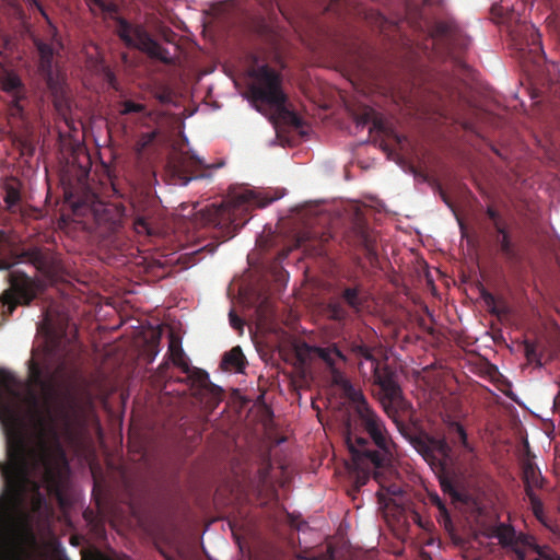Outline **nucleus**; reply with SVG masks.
<instances>
[{"label":"nucleus","mask_w":560,"mask_h":560,"mask_svg":"<svg viewBox=\"0 0 560 560\" xmlns=\"http://www.w3.org/2000/svg\"><path fill=\"white\" fill-rule=\"evenodd\" d=\"M28 381L0 369V422L5 435L8 462L0 465L4 492L0 497V545L14 551L24 542H35L26 517L14 516V509L31 495L32 510L39 513L48 494L60 488L61 472L68 467L56 420L51 415L54 375L48 365L30 359Z\"/></svg>","instance_id":"obj_1"},{"label":"nucleus","mask_w":560,"mask_h":560,"mask_svg":"<svg viewBox=\"0 0 560 560\" xmlns=\"http://www.w3.org/2000/svg\"><path fill=\"white\" fill-rule=\"evenodd\" d=\"M350 352L359 360V371L362 376L381 390V404L384 411L396 423L399 433L422 456L436 474L446 471L459 462V454L464 456L472 454L475 448L468 441V434L462 423L455 420L446 422V436H434L427 431L399 421V412L410 408V404L404 398L401 388L396 380L395 371L387 364L378 361L373 349L363 342L352 341Z\"/></svg>","instance_id":"obj_2"},{"label":"nucleus","mask_w":560,"mask_h":560,"mask_svg":"<svg viewBox=\"0 0 560 560\" xmlns=\"http://www.w3.org/2000/svg\"><path fill=\"white\" fill-rule=\"evenodd\" d=\"M314 352L330 372L331 382L340 387L351 404L360 425L369 439L348 432L346 443L355 463L371 467H392L395 444L382 418L371 408L363 393L355 388L339 368L347 357L337 348H315Z\"/></svg>","instance_id":"obj_3"},{"label":"nucleus","mask_w":560,"mask_h":560,"mask_svg":"<svg viewBox=\"0 0 560 560\" xmlns=\"http://www.w3.org/2000/svg\"><path fill=\"white\" fill-rule=\"evenodd\" d=\"M277 197L265 192L241 189L231 194V200L224 205H211L194 213L196 224L211 225L224 241L232 238L246 223L245 217L255 208H265Z\"/></svg>","instance_id":"obj_4"},{"label":"nucleus","mask_w":560,"mask_h":560,"mask_svg":"<svg viewBox=\"0 0 560 560\" xmlns=\"http://www.w3.org/2000/svg\"><path fill=\"white\" fill-rule=\"evenodd\" d=\"M487 537L498 540L501 548L514 555V560H560L550 546L539 545L535 536L516 532L513 525L498 522L487 528Z\"/></svg>","instance_id":"obj_5"},{"label":"nucleus","mask_w":560,"mask_h":560,"mask_svg":"<svg viewBox=\"0 0 560 560\" xmlns=\"http://www.w3.org/2000/svg\"><path fill=\"white\" fill-rule=\"evenodd\" d=\"M255 80L249 85V93L255 103L268 105L278 115L294 127L301 126L300 117L287 108V95L281 88V77L272 68L265 65L253 73Z\"/></svg>","instance_id":"obj_6"},{"label":"nucleus","mask_w":560,"mask_h":560,"mask_svg":"<svg viewBox=\"0 0 560 560\" xmlns=\"http://www.w3.org/2000/svg\"><path fill=\"white\" fill-rule=\"evenodd\" d=\"M69 318L66 315H52L47 311L38 330L44 336V353L51 360L60 361L61 369L66 361L77 355L73 338L68 335Z\"/></svg>","instance_id":"obj_7"},{"label":"nucleus","mask_w":560,"mask_h":560,"mask_svg":"<svg viewBox=\"0 0 560 560\" xmlns=\"http://www.w3.org/2000/svg\"><path fill=\"white\" fill-rule=\"evenodd\" d=\"M115 21L116 34L127 47L138 49L165 65L173 63L168 50L151 36L143 24L131 23L121 16H117Z\"/></svg>","instance_id":"obj_8"},{"label":"nucleus","mask_w":560,"mask_h":560,"mask_svg":"<svg viewBox=\"0 0 560 560\" xmlns=\"http://www.w3.org/2000/svg\"><path fill=\"white\" fill-rule=\"evenodd\" d=\"M10 288L0 296L7 313L12 315L18 305H30L37 296L38 283L23 271L14 270L8 275Z\"/></svg>","instance_id":"obj_9"},{"label":"nucleus","mask_w":560,"mask_h":560,"mask_svg":"<svg viewBox=\"0 0 560 560\" xmlns=\"http://www.w3.org/2000/svg\"><path fill=\"white\" fill-rule=\"evenodd\" d=\"M132 226L138 235L154 236L159 233L158 207L154 200L144 195L131 199Z\"/></svg>","instance_id":"obj_10"},{"label":"nucleus","mask_w":560,"mask_h":560,"mask_svg":"<svg viewBox=\"0 0 560 560\" xmlns=\"http://www.w3.org/2000/svg\"><path fill=\"white\" fill-rule=\"evenodd\" d=\"M342 242L350 249L362 250L372 264L377 260L376 236L362 222L353 223L345 232Z\"/></svg>","instance_id":"obj_11"},{"label":"nucleus","mask_w":560,"mask_h":560,"mask_svg":"<svg viewBox=\"0 0 560 560\" xmlns=\"http://www.w3.org/2000/svg\"><path fill=\"white\" fill-rule=\"evenodd\" d=\"M11 245L10 236L7 232L0 231V270H9L20 261H27L35 266L38 270L48 266L47 255L39 247H30L23 249L20 254L14 255V260L2 257Z\"/></svg>","instance_id":"obj_12"},{"label":"nucleus","mask_w":560,"mask_h":560,"mask_svg":"<svg viewBox=\"0 0 560 560\" xmlns=\"http://www.w3.org/2000/svg\"><path fill=\"white\" fill-rule=\"evenodd\" d=\"M435 39L448 49L450 54H460L469 46V38L452 21L436 22L433 28Z\"/></svg>","instance_id":"obj_13"},{"label":"nucleus","mask_w":560,"mask_h":560,"mask_svg":"<svg viewBox=\"0 0 560 560\" xmlns=\"http://www.w3.org/2000/svg\"><path fill=\"white\" fill-rule=\"evenodd\" d=\"M207 167L202 160L187 154H180L168 162L174 184L182 186H186L191 179L199 177L198 170Z\"/></svg>","instance_id":"obj_14"},{"label":"nucleus","mask_w":560,"mask_h":560,"mask_svg":"<svg viewBox=\"0 0 560 560\" xmlns=\"http://www.w3.org/2000/svg\"><path fill=\"white\" fill-rule=\"evenodd\" d=\"M358 127H365L370 125V132L376 131L388 139L394 140L397 144H401L406 138L398 135L392 126H389L382 115L376 113L372 108L365 109L362 114L355 118Z\"/></svg>","instance_id":"obj_15"},{"label":"nucleus","mask_w":560,"mask_h":560,"mask_svg":"<svg viewBox=\"0 0 560 560\" xmlns=\"http://www.w3.org/2000/svg\"><path fill=\"white\" fill-rule=\"evenodd\" d=\"M183 373L186 374V378L190 383L191 388L198 394L211 396V400L214 405L221 400L222 389L211 383L209 374L206 371L189 366V371Z\"/></svg>","instance_id":"obj_16"},{"label":"nucleus","mask_w":560,"mask_h":560,"mask_svg":"<svg viewBox=\"0 0 560 560\" xmlns=\"http://www.w3.org/2000/svg\"><path fill=\"white\" fill-rule=\"evenodd\" d=\"M92 211L98 225H105L109 230H115L120 225L125 208L114 203L96 201L92 206Z\"/></svg>","instance_id":"obj_17"},{"label":"nucleus","mask_w":560,"mask_h":560,"mask_svg":"<svg viewBox=\"0 0 560 560\" xmlns=\"http://www.w3.org/2000/svg\"><path fill=\"white\" fill-rule=\"evenodd\" d=\"M35 46L39 55L38 71L46 81L49 89L57 84L58 75L54 69V48L50 44L43 40H36Z\"/></svg>","instance_id":"obj_18"},{"label":"nucleus","mask_w":560,"mask_h":560,"mask_svg":"<svg viewBox=\"0 0 560 560\" xmlns=\"http://www.w3.org/2000/svg\"><path fill=\"white\" fill-rule=\"evenodd\" d=\"M2 90L12 94L10 104V113L12 116L21 117L23 115V106L21 101L25 98V89L22 80L14 73H9L2 81Z\"/></svg>","instance_id":"obj_19"},{"label":"nucleus","mask_w":560,"mask_h":560,"mask_svg":"<svg viewBox=\"0 0 560 560\" xmlns=\"http://www.w3.org/2000/svg\"><path fill=\"white\" fill-rule=\"evenodd\" d=\"M521 466L525 493L526 495L535 494V489H541L544 487L545 478L532 458H524Z\"/></svg>","instance_id":"obj_20"},{"label":"nucleus","mask_w":560,"mask_h":560,"mask_svg":"<svg viewBox=\"0 0 560 560\" xmlns=\"http://www.w3.org/2000/svg\"><path fill=\"white\" fill-rule=\"evenodd\" d=\"M352 465H353V471L355 475V486L357 488H360L364 486L368 480L370 479V476L373 475L374 479L378 482L382 480L383 472L382 470H387L390 467H371L368 464H358L352 458Z\"/></svg>","instance_id":"obj_21"},{"label":"nucleus","mask_w":560,"mask_h":560,"mask_svg":"<svg viewBox=\"0 0 560 560\" xmlns=\"http://www.w3.org/2000/svg\"><path fill=\"white\" fill-rule=\"evenodd\" d=\"M246 365V359L240 346L232 348L223 354L221 368L225 371L242 373Z\"/></svg>","instance_id":"obj_22"},{"label":"nucleus","mask_w":560,"mask_h":560,"mask_svg":"<svg viewBox=\"0 0 560 560\" xmlns=\"http://www.w3.org/2000/svg\"><path fill=\"white\" fill-rule=\"evenodd\" d=\"M54 93V106L58 113V115L65 120V122L70 127L72 121L70 119L71 114V101L66 95V93L58 88V83L54 89H50Z\"/></svg>","instance_id":"obj_23"},{"label":"nucleus","mask_w":560,"mask_h":560,"mask_svg":"<svg viewBox=\"0 0 560 560\" xmlns=\"http://www.w3.org/2000/svg\"><path fill=\"white\" fill-rule=\"evenodd\" d=\"M2 189L4 190L3 200L7 205V209L11 212L16 211V207L21 201V191H20V183L15 178L7 179Z\"/></svg>","instance_id":"obj_24"},{"label":"nucleus","mask_w":560,"mask_h":560,"mask_svg":"<svg viewBox=\"0 0 560 560\" xmlns=\"http://www.w3.org/2000/svg\"><path fill=\"white\" fill-rule=\"evenodd\" d=\"M340 298L345 304L349 306L355 313L361 311L363 305V301L361 298V288L360 285L355 287H346L342 289Z\"/></svg>","instance_id":"obj_25"},{"label":"nucleus","mask_w":560,"mask_h":560,"mask_svg":"<svg viewBox=\"0 0 560 560\" xmlns=\"http://www.w3.org/2000/svg\"><path fill=\"white\" fill-rule=\"evenodd\" d=\"M495 231L498 233L497 242L500 245L502 255L508 259H514L516 257V252L506 226H498V230Z\"/></svg>","instance_id":"obj_26"},{"label":"nucleus","mask_w":560,"mask_h":560,"mask_svg":"<svg viewBox=\"0 0 560 560\" xmlns=\"http://www.w3.org/2000/svg\"><path fill=\"white\" fill-rule=\"evenodd\" d=\"M168 353L173 364L178 366L182 372L189 371V364L185 357V352L180 346V342L175 338H172L170 341Z\"/></svg>","instance_id":"obj_27"},{"label":"nucleus","mask_w":560,"mask_h":560,"mask_svg":"<svg viewBox=\"0 0 560 560\" xmlns=\"http://www.w3.org/2000/svg\"><path fill=\"white\" fill-rule=\"evenodd\" d=\"M331 238L329 233H323L318 240L315 241H299V246L303 247L305 250H311L315 256L326 255V244Z\"/></svg>","instance_id":"obj_28"},{"label":"nucleus","mask_w":560,"mask_h":560,"mask_svg":"<svg viewBox=\"0 0 560 560\" xmlns=\"http://www.w3.org/2000/svg\"><path fill=\"white\" fill-rule=\"evenodd\" d=\"M327 315L335 322H346L349 318V311L339 300H331L326 306Z\"/></svg>","instance_id":"obj_29"},{"label":"nucleus","mask_w":560,"mask_h":560,"mask_svg":"<svg viewBox=\"0 0 560 560\" xmlns=\"http://www.w3.org/2000/svg\"><path fill=\"white\" fill-rule=\"evenodd\" d=\"M434 503H435L436 508L439 509V517H438L439 524L450 535H454V533H455V525L453 523L451 514L448 513V511L446 509V505L444 504V502L439 497L435 498Z\"/></svg>","instance_id":"obj_30"},{"label":"nucleus","mask_w":560,"mask_h":560,"mask_svg":"<svg viewBox=\"0 0 560 560\" xmlns=\"http://www.w3.org/2000/svg\"><path fill=\"white\" fill-rule=\"evenodd\" d=\"M120 115H129V114H145L150 116V113L147 112L145 105L141 103H136L131 100H125L120 103Z\"/></svg>","instance_id":"obj_31"},{"label":"nucleus","mask_w":560,"mask_h":560,"mask_svg":"<svg viewBox=\"0 0 560 560\" xmlns=\"http://www.w3.org/2000/svg\"><path fill=\"white\" fill-rule=\"evenodd\" d=\"M527 498L530 502V508H532V512H533L534 516L541 524H544L545 526H548L547 521H546L545 510H544V503L540 500V498L536 493L527 495Z\"/></svg>","instance_id":"obj_32"},{"label":"nucleus","mask_w":560,"mask_h":560,"mask_svg":"<svg viewBox=\"0 0 560 560\" xmlns=\"http://www.w3.org/2000/svg\"><path fill=\"white\" fill-rule=\"evenodd\" d=\"M524 353L528 362L535 363L536 366H542L541 353L537 351V345L533 341H524Z\"/></svg>","instance_id":"obj_33"},{"label":"nucleus","mask_w":560,"mask_h":560,"mask_svg":"<svg viewBox=\"0 0 560 560\" xmlns=\"http://www.w3.org/2000/svg\"><path fill=\"white\" fill-rule=\"evenodd\" d=\"M158 135L159 132L156 130L142 133L137 142L139 150H143L150 144H152Z\"/></svg>","instance_id":"obj_34"},{"label":"nucleus","mask_w":560,"mask_h":560,"mask_svg":"<svg viewBox=\"0 0 560 560\" xmlns=\"http://www.w3.org/2000/svg\"><path fill=\"white\" fill-rule=\"evenodd\" d=\"M486 213L488 218L492 221L495 230H498V226L502 228L505 225L500 213L494 208L488 207Z\"/></svg>","instance_id":"obj_35"},{"label":"nucleus","mask_w":560,"mask_h":560,"mask_svg":"<svg viewBox=\"0 0 560 560\" xmlns=\"http://www.w3.org/2000/svg\"><path fill=\"white\" fill-rule=\"evenodd\" d=\"M441 487L444 492L451 494L454 499H459V493L451 481L442 479Z\"/></svg>","instance_id":"obj_36"},{"label":"nucleus","mask_w":560,"mask_h":560,"mask_svg":"<svg viewBox=\"0 0 560 560\" xmlns=\"http://www.w3.org/2000/svg\"><path fill=\"white\" fill-rule=\"evenodd\" d=\"M229 319H230L231 326L234 329L242 331L244 322L240 316L236 315V313L233 310L229 314Z\"/></svg>","instance_id":"obj_37"},{"label":"nucleus","mask_w":560,"mask_h":560,"mask_svg":"<svg viewBox=\"0 0 560 560\" xmlns=\"http://www.w3.org/2000/svg\"><path fill=\"white\" fill-rule=\"evenodd\" d=\"M162 35L164 40L167 43H173L176 37V34L171 28H165Z\"/></svg>","instance_id":"obj_38"},{"label":"nucleus","mask_w":560,"mask_h":560,"mask_svg":"<svg viewBox=\"0 0 560 560\" xmlns=\"http://www.w3.org/2000/svg\"><path fill=\"white\" fill-rule=\"evenodd\" d=\"M261 7H264V9L269 12V11H272L273 10V1L272 0H259Z\"/></svg>","instance_id":"obj_39"},{"label":"nucleus","mask_w":560,"mask_h":560,"mask_svg":"<svg viewBox=\"0 0 560 560\" xmlns=\"http://www.w3.org/2000/svg\"><path fill=\"white\" fill-rule=\"evenodd\" d=\"M170 364L167 362L160 364L159 366V373L161 377H164L166 370L168 369Z\"/></svg>","instance_id":"obj_40"},{"label":"nucleus","mask_w":560,"mask_h":560,"mask_svg":"<svg viewBox=\"0 0 560 560\" xmlns=\"http://www.w3.org/2000/svg\"><path fill=\"white\" fill-rule=\"evenodd\" d=\"M158 98L160 100V102L162 103H167L170 101V95L166 94V93H162L158 96Z\"/></svg>","instance_id":"obj_41"},{"label":"nucleus","mask_w":560,"mask_h":560,"mask_svg":"<svg viewBox=\"0 0 560 560\" xmlns=\"http://www.w3.org/2000/svg\"><path fill=\"white\" fill-rule=\"evenodd\" d=\"M483 299H485V301H486L488 304H490V303H493V302H494V296H493L492 294H490V293L485 294V295H483Z\"/></svg>","instance_id":"obj_42"},{"label":"nucleus","mask_w":560,"mask_h":560,"mask_svg":"<svg viewBox=\"0 0 560 560\" xmlns=\"http://www.w3.org/2000/svg\"><path fill=\"white\" fill-rule=\"evenodd\" d=\"M207 247H208V246H205V247H202V248H200V249H198V250L191 252V253H189V254H185V256H194V257H195V256H198V255H199L200 253H202Z\"/></svg>","instance_id":"obj_43"},{"label":"nucleus","mask_w":560,"mask_h":560,"mask_svg":"<svg viewBox=\"0 0 560 560\" xmlns=\"http://www.w3.org/2000/svg\"><path fill=\"white\" fill-rule=\"evenodd\" d=\"M381 148H382L384 151H388V150H389V148H388L387 143H386L384 140L381 142Z\"/></svg>","instance_id":"obj_44"},{"label":"nucleus","mask_w":560,"mask_h":560,"mask_svg":"<svg viewBox=\"0 0 560 560\" xmlns=\"http://www.w3.org/2000/svg\"><path fill=\"white\" fill-rule=\"evenodd\" d=\"M37 7H38V9H39V11H40L42 15H43L46 20H48V16H47L46 12L44 11V9H43L39 4H37Z\"/></svg>","instance_id":"obj_45"},{"label":"nucleus","mask_w":560,"mask_h":560,"mask_svg":"<svg viewBox=\"0 0 560 560\" xmlns=\"http://www.w3.org/2000/svg\"><path fill=\"white\" fill-rule=\"evenodd\" d=\"M107 77H108V80H109V81H113V80H114V74H113L112 72H108Z\"/></svg>","instance_id":"obj_46"},{"label":"nucleus","mask_w":560,"mask_h":560,"mask_svg":"<svg viewBox=\"0 0 560 560\" xmlns=\"http://www.w3.org/2000/svg\"><path fill=\"white\" fill-rule=\"evenodd\" d=\"M196 209V206H192V208L190 209V212H194Z\"/></svg>","instance_id":"obj_47"},{"label":"nucleus","mask_w":560,"mask_h":560,"mask_svg":"<svg viewBox=\"0 0 560 560\" xmlns=\"http://www.w3.org/2000/svg\"><path fill=\"white\" fill-rule=\"evenodd\" d=\"M196 209V206H192V208L190 209V212H194Z\"/></svg>","instance_id":"obj_48"},{"label":"nucleus","mask_w":560,"mask_h":560,"mask_svg":"<svg viewBox=\"0 0 560 560\" xmlns=\"http://www.w3.org/2000/svg\"><path fill=\"white\" fill-rule=\"evenodd\" d=\"M196 209V206H192V208L190 209V212H194Z\"/></svg>","instance_id":"obj_49"}]
</instances>
